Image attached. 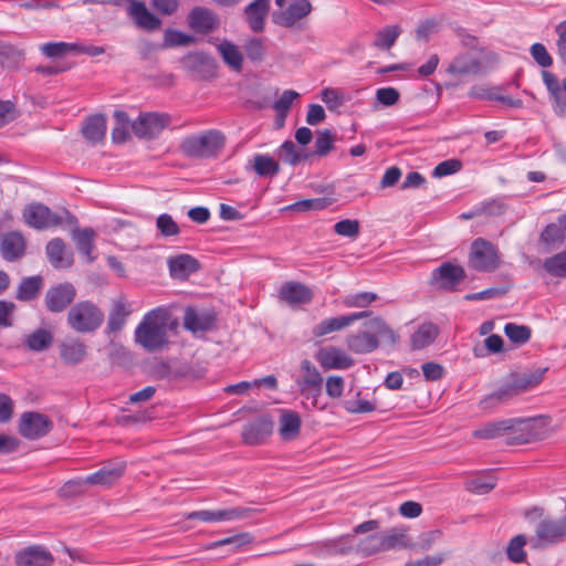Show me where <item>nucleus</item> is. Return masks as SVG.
I'll use <instances>...</instances> for the list:
<instances>
[{"label": "nucleus", "instance_id": "f3484780", "mask_svg": "<svg viewBox=\"0 0 566 566\" xmlns=\"http://www.w3.org/2000/svg\"><path fill=\"white\" fill-rule=\"evenodd\" d=\"M76 297V290L70 282L51 286L45 293V306L52 313L63 312Z\"/></svg>", "mask_w": 566, "mask_h": 566}, {"label": "nucleus", "instance_id": "69168bd1", "mask_svg": "<svg viewBox=\"0 0 566 566\" xmlns=\"http://www.w3.org/2000/svg\"><path fill=\"white\" fill-rule=\"evenodd\" d=\"M334 142L335 137L331 130L319 132L315 140V154L318 156L327 155L332 150Z\"/></svg>", "mask_w": 566, "mask_h": 566}, {"label": "nucleus", "instance_id": "ddd939ff", "mask_svg": "<svg viewBox=\"0 0 566 566\" xmlns=\"http://www.w3.org/2000/svg\"><path fill=\"white\" fill-rule=\"evenodd\" d=\"M310 552L317 557L344 556L354 553V534H346L311 544Z\"/></svg>", "mask_w": 566, "mask_h": 566}, {"label": "nucleus", "instance_id": "0eeeda50", "mask_svg": "<svg viewBox=\"0 0 566 566\" xmlns=\"http://www.w3.org/2000/svg\"><path fill=\"white\" fill-rule=\"evenodd\" d=\"M313 11L310 0H291L285 9L272 13L274 24L286 29H301L304 20Z\"/></svg>", "mask_w": 566, "mask_h": 566}, {"label": "nucleus", "instance_id": "58836bf2", "mask_svg": "<svg viewBox=\"0 0 566 566\" xmlns=\"http://www.w3.org/2000/svg\"><path fill=\"white\" fill-rule=\"evenodd\" d=\"M124 472V464L116 468H102L101 470L87 475L85 481L92 485H111L118 480Z\"/></svg>", "mask_w": 566, "mask_h": 566}, {"label": "nucleus", "instance_id": "2f4dec72", "mask_svg": "<svg viewBox=\"0 0 566 566\" xmlns=\"http://www.w3.org/2000/svg\"><path fill=\"white\" fill-rule=\"evenodd\" d=\"M543 83L546 86L551 98L562 109L566 108V98L564 97V92L566 93V77L563 80V84H559L558 78L551 72L543 70L542 71Z\"/></svg>", "mask_w": 566, "mask_h": 566}, {"label": "nucleus", "instance_id": "5fc2aeb1", "mask_svg": "<svg viewBox=\"0 0 566 566\" xmlns=\"http://www.w3.org/2000/svg\"><path fill=\"white\" fill-rule=\"evenodd\" d=\"M334 202L333 199L327 197L322 198H313V199H304L300 200L292 206H290V209L296 210V211H308V210H324L328 206H331Z\"/></svg>", "mask_w": 566, "mask_h": 566}, {"label": "nucleus", "instance_id": "774afa93", "mask_svg": "<svg viewBox=\"0 0 566 566\" xmlns=\"http://www.w3.org/2000/svg\"><path fill=\"white\" fill-rule=\"evenodd\" d=\"M555 33L557 35L556 39V49L557 55L560 62L566 65V20L559 22L555 27Z\"/></svg>", "mask_w": 566, "mask_h": 566}, {"label": "nucleus", "instance_id": "a19ab883", "mask_svg": "<svg viewBox=\"0 0 566 566\" xmlns=\"http://www.w3.org/2000/svg\"><path fill=\"white\" fill-rule=\"evenodd\" d=\"M185 70L191 73H201L212 65V59L203 52H189L180 60Z\"/></svg>", "mask_w": 566, "mask_h": 566}, {"label": "nucleus", "instance_id": "79ce46f5", "mask_svg": "<svg viewBox=\"0 0 566 566\" xmlns=\"http://www.w3.org/2000/svg\"><path fill=\"white\" fill-rule=\"evenodd\" d=\"M350 325V318L347 315L328 317L321 321L313 327V335L322 337L333 332L340 331Z\"/></svg>", "mask_w": 566, "mask_h": 566}, {"label": "nucleus", "instance_id": "0e129e2a", "mask_svg": "<svg viewBox=\"0 0 566 566\" xmlns=\"http://www.w3.org/2000/svg\"><path fill=\"white\" fill-rule=\"evenodd\" d=\"M343 407L348 413H368L376 409L374 402L359 398L345 400Z\"/></svg>", "mask_w": 566, "mask_h": 566}, {"label": "nucleus", "instance_id": "f03ea898", "mask_svg": "<svg viewBox=\"0 0 566 566\" xmlns=\"http://www.w3.org/2000/svg\"><path fill=\"white\" fill-rule=\"evenodd\" d=\"M104 312L92 301H80L67 312V325L75 332L87 334L98 329L104 322Z\"/></svg>", "mask_w": 566, "mask_h": 566}, {"label": "nucleus", "instance_id": "412c9836", "mask_svg": "<svg viewBox=\"0 0 566 566\" xmlns=\"http://www.w3.org/2000/svg\"><path fill=\"white\" fill-rule=\"evenodd\" d=\"M218 17L209 9L195 7L188 14V24L196 33L208 34L219 27Z\"/></svg>", "mask_w": 566, "mask_h": 566}, {"label": "nucleus", "instance_id": "1a4fd4ad", "mask_svg": "<svg viewBox=\"0 0 566 566\" xmlns=\"http://www.w3.org/2000/svg\"><path fill=\"white\" fill-rule=\"evenodd\" d=\"M300 379L296 384L301 394L312 401L313 407H317L318 398L322 394L324 379L316 366L308 359H303L300 364Z\"/></svg>", "mask_w": 566, "mask_h": 566}, {"label": "nucleus", "instance_id": "c9c22d12", "mask_svg": "<svg viewBox=\"0 0 566 566\" xmlns=\"http://www.w3.org/2000/svg\"><path fill=\"white\" fill-rule=\"evenodd\" d=\"M72 237L80 253L85 255L88 262H93L94 256L92 254L94 250V230L91 228L75 229L73 230Z\"/></svg>", "mask_w": 566, "mask_h": 566}, {"label": "nucleus", "instance_id": "37998d69", "mask_svg": "<svg viewBox=\"0 0 566 566\" xmlns=\"http://www.w3.org/2000/svg\"><path fill=\"white\" fill-rule=\"evenodd\" d=\"M53 335L50 331L38 328L25 337L24 344L33 352H42L51 346Z\"/></svg>", "mask_w": 566, "mask_h": 566}, {"label": "nucleus", "instance_id": "09e8293b", "mask_svg": "<svg viewBox=\"0 0 566 566\" xmlns=\"http://www.w3.org/2000/svg\"><path fill=\"white\" fill-rule=\"evenodd\" d=\"M526 545V536L518 534L514 536L506 547L507 558L515 564L523 563L526 558L524 546Z\"/></svg>", "mask_w": 566, "mask_h": 566}, {"label": "nucleus", "instance_id": "b1692460", "mask_svg": "<svg viewBox=\"0 0 566 566\" xmlns=\"http://www.w3.org/2000/svg\"><path fill=\"white\" fill-rule=\"evenodd\" d=\"M60 357L66 365L81 364L86 355L87 348L84 342L76 337H69L59 345Z\"/></svg>", "mask_w": 566, "mask_h": 566}, {"label": "nucleus", "instance_id": "9d476101", "mask_svg": "<svg viewBox=\"0 0 566 566\" xmlns=\"http://www.w3.org/2000/svg\"><path fill=\"white\" fill-rule=\"evenodd\" d=\"M566 539V523L560 518L545 517L535 527V548L558 545Z\"/></svg>", "mask_w": 566, "mask_h": 566}, {"label": "nucleus", "instance_id": "423d86ee", "mask_svg": "<svg viewBox=\"0 0 566 566\" xmlns=\"http://www.w3.org/2000/svg\"><path fill=\"white\" fill-rule=\"evenodd\" d=\"M171 123V117L166 113L148 112L140 113L132 122L130 128L134 135L140 139L157 138L161 132Z\"/></svg>", "mask_w": 566, "mask_h": 566}, {"label": "nucleus", "instance_id": "680f3d73", "mask_svg": "<svg viewBox=\"0 0 566 566\" xmlns=\"http://www.w3.org/2000/svg\"><path fill=\"white\" fill-rule=\"evenodd\" d=\"M195 41L192 35L186 34L178 30H167L164 35L166 46H184L189 45Z\"/></svg>", "mask_w": 566, "mask_h": 566}, {"label": "nucleus", "instance_id": "4be33fe9", "mask_svg": "<svg viewBox=\"0 0 566 566\" xmlns=\"http://www.w3.org/2000/svg\"><path fill=\"white\" fill-rule=\"evenodd\" d=\"M214 324L216 314L212 311H198L193 307H187L185 311L184 326L192 333L211 331Z\"/></svg>", "mask_w": 566, "mask_h": 566}, {"label": "nucleus", "instance_id": "e2e57ef3", "mask_svg": "<svg viewBox=\"0 0 566 566\" xmlns=\"http://www.w3.org/2000/svg\"><path fill=\"white\" fill-rule=\"evenodd\" d=\"M479 211L485 216H501L506 211L505 200L501 197L486 200L480 205Z\"/></svg>", "mask_w": 566, "mask_h": 566}, {"label": "nucleus", "instance_id": "20e7f679", "mask_svg": "<svg viewBox=\"0 0 566 566\" xmlns=\"http://www.w3.org/2000/svg\"><path fill=\"white\" fill-rule=\"evenodd\" d=\"M224 145V136L219 130H207L200 135L186 138L181 144L182 151L190 157H210Z\"/></svg>", "mask_w": 566, "mask_h": 566}, {"label": "nucleus", "instance_id": "49530a36", "mask_svg": "<svg viewBox=\"0 0 566 566\" xmlns=\"http://www.w3.org/2000/svg\"><path fill=\"white\" fill-rule=\"evenodd\" d=\"M543 268L551 276L566 277V251L545 259Z\"/></svg>", "mask_w": 566, "mask_h": 566}, {"label": "nucleus", "instance_id": "052dcab7", "mask_svg": "<svg viewBox=\"0 0 566 566\" xmlns=\"http://www.w3.org/2000/svg\"><path fill=\"white\" fill-rule=\"evenodd\" d=\"M530 54L536 64L543 69H547L553 65V57L543 43L536 42L532 44L530 48Z\"/></svg>", "mask_w": 566, "mask_h": 566}, {"label": "nucleus", "instance_id": "8fccbe9b", "mask_svg": "<svg viewBox=\"0 0 566 566\" xmlns=\"http://www.w3.org/2000/svg\"><path fill=\"white\" fill-rule=\"evenodd\" d=\"M384 552L406 547L408 545L407 536L400 528H391L381 533Z\"/></svg>", "mask_w": 566, "mask_h": 566}, {"label": "nucleus", "instance_id": "13d9d810", "mask_svg": "<svg viewBox=\"0 0 566 566\" xmlns=\"http://www.w3.org/2000/svg\"><path fill=\"white\" fill-rule=\"evenodd\" d=\"M156 228L163 237H176L180 233V228L172 217L168 213H161L157 217Z\"/></svg>", "mask_w": 566, "mask_h": 566}, {"label": "nucleus", "instance_id": "bb28decb", "mask_svg": "<svg viewBox=\"0 0 566 566\" xmlns=\"http://www.w3.org/2000/svg\"><path fill=\"white\" fill-rule=\"evenodd\" d=\"M129 315L130 310L127 301L124 297L115 298L108 314L105 333L109 335L122 331Z\"/></svg>", "mask_w": 566, "mask_h": 566}, {"label": "nucleus", "instance_id": "72a5a7b5", "mask_svg": "<svg viewBox=\"0 0 566 566\" xmlns=\"http://www.w3.org/2000/svg\"><path fill=\"white\" fill-rule=\"evenodd\" d=\"M479 70L480 62L468 53L457 55L447 69L452 75L475 74Z\"/></svg>", "mask_w": 566, "mask_h": 566}, {"label": "nucleus", "instance_id": "3c124183", "mask_svg": "<svg viewBox=\"0 0 566 566\" xmlns=\"http://www.w3.org/2000/svg\"><path fill=\"white\" fill-rule=\"evenodd\" d=\"M378 298L377 294L374 292H358L354 294L345 295L342 298V304L345 307H359L364 308L370 305Z\"/></svg>", "mask_w": 566, "mask_h": 566}, {"label": "nucleus", "instance_id": "f704fd0d", "mask_svg": "<svg viewBox=\"0 0 566 566\" xmlns=\"http://www.w3.org/2000/svg\"><path fill=\"white\" fill-rule=\"evenodd\" d=\"M401 32L397 24L386 25L375 33L373 45L378 50L388 51L395 45Z\"/></svg>", "mask_w": 566, "mask_h": 566}, {"label": "nucleus", "instance_id": "6e6552de", "mask_svg": "<svg viewBox=\"0 0 566 566\" xmlns=\"http://www.w3.org/2000/svg\"><path fill=\"white\" fill-rule=\"evenodd\" d=\"M379 528L377 520H368L353 528L354 534V552L360 556L367 557L384 552L381 533L370 534L360 539H356L357 535L375 532Z\"/></svg>", "mask_w": 566, "mask_h": 566}, {"label": "nucleus", "instance_id": "393cba45", "mask_svg": "<svg viewBox=\"0 0 566 566\" xmlns=\"http://www.w3.org/2000/svg\"><path fill=\"white\" fill-rule=\"evenodd\" d=\"M279 297L289 305L294 306L310 303L313 298V293L304 284L290 281L281 286Z\"/></svg>", "mask_w": 566, "mask_h": 566}, {"label": "nucleus", "instance_id": "aec40b11", "mask_svg": "<svg viewBox=\"0 0 566 566\" xmlns=\"http://www.w3.org/2000/svg\"><path fill=\"white\" fill-rule=\"evenodd\" d=\"M127 13L139 29L146 31H155L161 24V20L151 13L146 4L139 0H128Z\"/></svg>", "mask_w": 566, "mask_h": 566}, {"label": "nucleus", "instance_id": "864d4df0", "mask_svg": "<svg viewBox=\"0 0 566 566\" xmlns=\"http://www.w3.org/2000/svg\"><path fill=\"white\" fill-rule=\"evenodd\" d=\"M300 97V94L293 90L284 91L279 99H276L273 104V108L279 114V117H282V123L285 122L287 113L295 99Z\"/></svg>", "mask_w": 566, "mask_h": 566}, {"label": "nucleus", "instance_id": "a878e982", "mask_svg": "<svg viewBox=\"0 0 566 566\" xmlns=\"http://www.w3.org/2000/svg\"><path fill=\"white\" fill-rule=\"evenodd\" d=\"M301 416L290 409L280 410L279 434L283 441L295 440L301 432Z\"/></svg>", "mask_w": 566, "mask_h": 566}, {"label": "nucleus", "instance_id": "9b49d317", "mask_svg": "<svg viewBox=\"0 0 566 566\" xmlns=\"http://www.w3.org/2000/svg\"><path fill=\"white\" fill-rule=\"evenodd\" d=\"M545 371L546 369H537L531 374L524 375L523 377L518 378L515 384L506 385L505 387H502L495 392L489 395L481 401L482 406L484 408L492 407L495 403H500L506 398L518 394L520 390H524L538 385L543 380Z\"/></svg>", "mask_w": 566, "mask_h": 566}, {"label": "nucleus", "instance_id": "6ab92c4d", "mask_svg": "<svg viewBox=\"0 0 566 566\" xmlns=\"http://www.w3.org/2000/svg\"><path fill=\"white\" fill-rule=\"evenodd\" d=\"M53 555L42 545H29L15 552V566H52Z\"/></svg>", "mask_w": 566, "mask_h": 566}, {"label": "nucleus", "instance_id": "a18cd8bd", "mask_svg": "<svg viewBox=\"0 0 566 566\" xmlns=\"http://www.w3.org/2000/svg\"><path fill=\"white\" fill-rule=\"evenodd\" d=\"M496 485V478L491 474H482L467 482V490L475 494H486Z\"/></svg>", "mask_w": 566, "mask_h": 566}, {"label": "nucleus", "instance_id": "ea45409f", "mask_svg": "<svg viewBox=\"0 0 566 566\" xmlns=\"http://www.w3.org/2000/svg\"><path fill=\"white\" fill-rule=\"evenodd\" d=\"M43 285V280L40 275L24 277L18 286L17 300L29 302L39 295Z\"/></svg>", "mask_w": 566, "mask_h": 566}, {"label": "nucleus", "instance_id": "7ed1b4c3", "mask_svg": "<svg viewBox=\"0 0 566 566\" xmlns=\"http://www.w3.org/2000/svg\"><path fill=\"white\" fill-rule=\"evenodd\" d=\"M532 430L533 422L531 420L512 418L486 422L473 431V437L490 440L502 437L509 432L521 431L522 433L518 437V441L521 443H527L534 438Z\"/></svg>", "mask_w": 566, "mask_h": 566}, {"label": "nucleus", "instance_id": "2eb2a0df", "mask_svg": "<svg viewBox=\"0 0 566 566\" xmlns=\"http://www.w3.org/2000/svg\"><path fill=\"white\" fill-rule=\"evenodd\" d=\"M52 429V421L40 412L27 411L20 417L19 433L29 440H35L48 434Z\"/></svg>", "mask_w": 566, "mask_h": 566}, {"label": "nucleus", "instance_id": "de8ad7c7", "mask_svg": "<svg viewBox=\"0 0 566 566\" xmlns=\"http://www.w3.org/2000/svg\"><path fill=\"white\" fill-rule=\"evenodd\" d=\"M23 59V51L19 48L0 42V64L6 67L17 66Z\"/></svg>", "mask_w": 566, "mask_h": 566}, {"label": "nucleus", "instance_id": "603ef678", "mask_svg": "<svg viewBox=\"0 0 566 566\" xmlns=\"http://www.w3.org/2000/svg\"><path fill=\"white\" fill-rule=\"evenodd\" d=\"M503 349V338L497 334H491L484 340V346L476 345L473 348L475 357H484L488 354H496Z\"/></svg>", "mask_w": 566, "mask_h": 566}, {"label": "nucleus", "instance_id": "338daca9", "mask_svg": "<svg viewBox=\"0 0 566 566\" xmlns=\"http://www.w3.org/2000/svg\"><path fill=\"white\" fill-rule=\"evenodd\" d=\"M334 231L342 237L356 238L359 233L357 220L344 219L335 223Z\"/></svg>", "mask_w": 566, "mask_h": 566}, {"label": "nucleus", "instance_id": "4d7b16f0", "mask_svg": "<svg viewBox=\"0 0 566 566\" xmlns=\"http://www.w3.org/2000/svg\"><path fill=\"white\" fill-rule=\"evenodd\" d=\"M504 333L515 344H525L531 338L530 327L515 323H507L504 326Z\"/></svg>", "mask_w": 566, "mask_h": 566}, {"label": "nucleus", "instance_id": "c756f323", "mask_svg": "<svg viewBox=\"0 0 566 566\" xmlns=\"http://www.w3.org/2000/svg\"><path fill=\"white\" fill-rule=\"evenodd\" d=\"M168 268L171 276L185 277L197 272L200 264L197 259L189 254H179L168 260Z\"/></svg>", "mask_w": 566, "mask_h": 566}, {"label": "nucleus", "instance_id": "c85d7f7f", "mask_svg": "<svg viewBox=\"0 0 566 566\" xmlns=\"http://www.w3.org/2000/svg\"><path fill=\"white\" fill-rule=\"evenodd\" d=\"M46 254L55 269H65L73 263L72 253L66 251L65 244L60 238L52 239L46 244Z\"/></svg>", "mask_w": 566, "mask_h": 566}, {"label": "nucleus", "instance_id": "f8f14e48", "mask_svg": "<svg viewBox=\"0 0 566 566\" xmlns=\"http://www.w3.org/2000/svg\"><path fill=\"white\" fill-rule=\"evenodd\" d=\"M24 222L38 230L48 229L60 224L63 218L50 210L43 203L34 202L28 205L22 212Z\"/></svg>", "mask_w": 566, "mask_h": 566}, {"label": "nucleus", "instance_id": "dca6fc26", "mask_svg": "<svg viewBox=\"0 0 566 566\" xmlns=\"http://www.w3.org/2000/svg\"><path fill=\"white\" fill-rule=\"evenodd\" d=\"M315 360L324 370H345L354 365V359L342 348L325 346L314 354Z\"/></svg>", "mask_w": 566, "mask_h": 566}, {"label": "nucleus", "instance_id": "5701e85b", "mask_svg": "<svg viewBox=\"0 0 566 566\" xmlns=\"http://www.w3.org/2000/svg\"><path fill=\"white\" fill-rule=\"evenodd\" d=\"M271 0H254L244 8V17L253 32H262L270 11Z\"/></svg>", "mask_w": 566, "mask_h": 566}, {"label": "nucleus", "instance_id": "bf43d9fd", "mask_svg": "<svg viewBox=\"0 0 566 566\" xmlns=\"http://www.w3.org/2000/svg\"><path fill=\"white\" fill-rule=\"evenodd\" d=\"M41 52L51 59L60 57L69 52L74 53V43L67 42H49L44 43L40 48Z\"/></svg>", "mask_w": 566, "mask_h": 566}, {"label": "nucleus", "instance_id": "e433bc0d", "mask_svg": "<svg viewBox=\"0 0 566 566\" xmlns=\"http://www.w3.org/2000/svg\"><path fill=\"white\" fill-rule=\"evenodd\" d=\"M438 327L433 323H423L411 335V346L413 349H422L429 346L438 336Z\"/></svg>", "mask_w": 566, "mask_h": 566}, {"label": "nucleus", "instance_id": "4468645a", "mask_svg": "<svg viewBox=\"0 0 566 566\" xmlns=\"http://www.w3.org/2000/svg\"><path fill=\"white\" fill-rule=\"evenodd\" d=\"M464 277L465 272L462 266L446 262L433 270L430 284L437 290L454 291Z\"/></svg>", "mask_w": 566, "mask_h": 566}, {"label": "nucleus", "instance_id": "c03bdc74", "mask_svg": "<svg viewBox=\"0 0 566 566\" xmlns=\"http://www.w3.org/2000/svg\"><path fill=\"white\" fill-rule=\"evenodd\" d=\"M253 169L260 177H274L280 171V166L271 156L256 154L253 157Z\"/></svg>", "mask_w": 566, "mask_h": 566}, {"label": "nucleus", "instance_id": "cd10ccee", "mask_svg": "<svg viewBox=\"0 0 566 566\" xmlns=\"http://www.w3.org/2000/svg\"><path fill=\"white\" fill-rule=\"evenodd\" d=\"M0 250L6 261L13 262L18 260L25 251L24 238L19 232H8L1 239Z\"/></svg>", "mask_w": 566, "mask_h": 566}, {"label": "nucleus", "instance_id": "473e14b6", "mask_svg": "<svg viewBox=\"0 0 566 566\" xmlns=\"http://www.w3.org/2000/svg\"><path fill=\"white\" fill-rule=\"evenodd\" d=\"M84 137L92 143H98L104 139L106 134V117L102 114L90 116L83 128Z\"/></svg>", "mask_w": 566, "mask_h": 566}, {"label": "nucleus", "instance_id": "39448f33", "mask_svg": "<svg viewBox=\"0 0 566 566\" xmlns=\"http://www.w3.org/2000/svg\"><path fill=\"white\" fill-rule=\"evenodd\" d=\"M469 265L479 272H491L500 266L497 248L483 238L475 239L471 244Z\"/></svg>", "mask_w": 566, "mask_h": 566}, {"label": "nucleus", "instance_id": "7c9ffc66", "mask_svg": "<svg viewBox=\"0 0 566 566\" xmlns=\"http://www.w3.org/2000/svg\"><path fill=\"white\" fill-rule=\"evenodd\" d=\"M346 344L347 347L356 354H367L378 347V339L373 333L363 331L348 335Z\"/></svg>", "mask_w": 566, "mask_h": 566}, {"label": "nucleus", "instance_id": "a211bd4d", "mask_svg": "<svg viewBox=\"0 0 566 566\" xmlns=\"http://www.w3.org/2000/svg\"><path fill=\"white\" fill-rule=\"evenodd\" d=\"M273 431V421L266 415H262L248 422L242 430V439L247 444L258 446L263 443Z\"/></svg>", "mask_w": 566, "mask_h": 566}, {"label": "nucleus", "instance_id": "6e6d98bb", "mask_svg": "<svg viewBox=\"0 0 566 566\" xmlns=\"http://www.w3.org/2000/svg\"><path fill=\"white\" fill-rule=\"evenodd\" d=\"M244 51L249 60L260 62L264 59L266 48L261 38H251L244 43Z\"/></svg>", "mask_w": 566, "mask_h": 566}, {"label": "nucleus", "instance_id": "4c0bfd02", "mask_svg": "<svg viewBox=\"0 0 566 566\" xmlns=\"http://www.w3.org/2000/svg\"><path fill=\"white\" fill-rule=\"evenodd\" d=\"M217 49L226 64H228L234 71H241L243 56L235 44L229 40H222L217 45Z\"/></svg>", "mask_w": 566, "mask_h": 566}, {"label": "nucleus", "instance_id": "f257e3e1", "mask_svg": "<svg viewBox=\"0 0 566 566\" xmlns=\"http://www.w3.org/2000/svg\"><path fill=\"white\" fill-rule=\"evenodd\" d=\"M135 340L149 353L161 349L168 342L166 310L157 307L145 314L135 329Z\"/></svg>", "mask_w": 566, "mask_h": 566}]
</instances>
